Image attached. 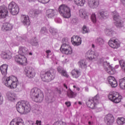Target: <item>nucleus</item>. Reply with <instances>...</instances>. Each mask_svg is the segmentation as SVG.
<instances>
[{"label":"nucleus","instance_id":"obj_50","mask_svg":"<svg viewBox=\"0 0 125 125\" xmlns=\"http://www.w3.org/2000/svg\"><path fill=\"white\" fill-rule=\"evenodd\" d=\"M104 32L106 36H110V29H109V28H106L105 29Z\"/></svg>","mask_w":125,"mask_h":125},{"label":"nucleus","instance_id":"obj_31","mask_svg":"<svg viewBox=\"0 0 125 125\" xmlns=\"http://www.w3.org/2000/svg\"><path fill=\"white\" fill-rule=\"evenodd\" d=\"M79 15L80 17H81V18H83V19H85L86 17H87V13L86 12V11L84 9H81L79 11Z\"/></svg>","mask_w":125,"mask_h":125},{"label":"nucleus","instance_id":"obj_56","mask_svg":"<svg viewBox=\"0 0 125 125\" xmlns=\"http://www.w3.org/2000/svg\"><path fill=\"white\" fill-rule=\"evenodd\" d=\"M65 105H66L67 107H70L71 106V102H66L65 103Z\"/></svg>","mask_w":125,"mask_h":125},{"label":"nucleus","instance_id":"obj_46","mask_svg":"<svg viewBox=\"0 0 125 125\" xmlns=\"http://www.w3.org/2000/svg\"><path fill=\"white\" fill-rule=\"evenodd\" d=\"M110 75H114V74L116 73V70L115 69V68L110 66Z\"/></svg>","mask_w":125,"mask_h":125},{"label":"nucleus","instance_id":"obj_40","mask_svg":"<svg viewBox=\"0 0 125 125\" xmlns=\"http://www.w3.org/2000/svg\"><path fill=\"white\" fill-rule=\"evenodd\" d=\"M96 42L99 45H103L104 44V40L101 38H97L96 40Z\"/></svg>","mask_w":125,"mask_h":125},{"label":"nucleus","instance_id":"obj_39","mask_svg":"<svg viewBox=\"0 0 125 125\" xmlns=\"http://www.w3.org/2000/svg\"><path fill=\"white\" fill-rule=\"evenodd\" d=\"M49 32L52 34V36H55V35H58V31H57V29L53 28L50 27L49 28Z\"/></svg>","mask_w":125,"mask_h":125},{"label":"nucleus","instance_id":"obj_53","mask_svg":"<svg viewBox=\"0 0 125 125\" xmlns=\"http://www.w3.org/2000/svg\"><path fill=\"white\" fill-rule=\"evenodd\" d=\"M26 125H36V124H35V123H34V122L30 121H28L26 123Z\"/></svg>","mask_w":125,"mask_h":125},{"label":"nucleus","instance_id":"obj_49","mask_svg":"<svg viewBox=\"0 0 125 125\" xmlns=\"http://www.w3.org/2000/svg\"><path fill=\"white\" fill-rule=\"evenodd\" d=\"M49 0H38V1L41 3H47L49 2Z\"/></svg>","mask_w":125,"mask_h":125},{"label":"nucleus","instance_id":"obj_64","mask_svg":"<svg viewBox=\"0 0 125 125\" xmlns=\"http://www.w3.org/2000/svg\"><path fill=\"white\" fill-rule=\"evenodd\" d=\"M85 91L88 92V87H85Z\"/></svg>","mask_w":125,"mask_h":125},{"label":"nucleus","instance_id":"obj_19","mask_svg":"<svg viewBox=\"0 0 125 125\" xmlns=\"http://www.w3.org/2000/svg\"><path fill=\"white\" fill-rule=\"evenodd\" d=\"M98 17L101 20L106 19L109 17V13L107 12H99L97 13Z\"/></svg>","mask_w":125,"mask_h":125},{"label":"nucleus","instance_id":"obj_61","mask_svg":"<svg viewBox=\"0 0 125 125\" xmlns=\"http://www.w3.org/2000/svg\"><path fill=\"white\" fill-rule=\"evenodd\" d=\"M110 35H111V36H113V35L115 34V31H110Z\"/></svg>","mask_w":125,"mask_h":125},{"label":"nucleus","instance_id":"obj_44","mask_svg":"<svg viewBox=\"0 0 125 125\" xmlns=\"http://www.w3.org/2000/svg\"><path fill=\"white\" fill-rule=\"evenodd\" d=\"M83 34H86L88 33V29H87V27L86 25H84L82 29Z\"/></svg>","mask_w":125,"mask_h":125},{"label":"nucleus","instance_id":"obj_21","mask_svg":"<svg viewBox=\"0 0 125 125\" xmlns=\"http://www.w3.org/2000/svg\"><path fill=\"white\" fill-rule=\"evenodd\" d=\"M110 47L112 48H118L120 47V43H118V42L116 41V39H111L110 40Z\"/></svg>","mask_w":125,"mask_h":125},{"label":"nucleus","instance_id":"obj_32","mask_svg":"<svg viewBox=\"0 0 125 125\" xmlns=\"http://www.w3.org/2000/svg\"><path fill=\"white\" fill-rule=\"evenodd\" d=\"M78 65L80 68H82V69H85L87 67V64L85 62V60H80L78 62Z\"/></svg>","mask_w":125,"mask_h":125},{"label":"nucleus","instance_id":"obj_5","mask_svg":"<svg viewBox=\"0 0 125 125\" xmlns=\"http://www.w3.org/2000/svg\"><path fill=\"white\" fill-rule=\"evenodd\" d=\"M41 79L43 82L46 83H49L53 80H54L55 78V74L54 73V70H50L45 73V74H41Z\"/></svg>","mask_w":125,"mask_h":125},{"label":"nucleus","instance_id":"obj_12","mask_svg":"<svg viewBox=\"0 0 125 125\" xmlns=\"http://www.w3.org/2000/svg\"><path fill=\"white\" fill-rule=\"evenodd\" d=\"M15 61L18 64H19V65L23 66L27 62V58H26L25 56L19 54L15 57Z\"/></svg>","mask_w":125,"mask_h":125},{"label":"nucleus","instance_id":"obj_47","mask_svg":"<svg viewBox=\"0 0 125 125\" xmlns=\"http://www.w3.org/2000/svg\"><path fill=\"white\" fill-rule=\"evenodd\" d=\"M53 125H67L65 122L58 121L55 123Z\"/></svg>","mask_w":125,"mask_h":125},{"label":"nucleus","instance_id":"obj_4","mask_svg":"<svg viewBox=\"0 0 125 125\" xmlns=\"http://www.w3.org/2000/svg\"><path fill=\"white\" fill-rule=\"evenodd\" d=\"M59 12L64 18L71 17V9L66 5H60L59 8Z\"/></svg>","mask_w":125,"mask_h":125},{"label":"nucleus","instance_id":"obj_35","mask_svg":"<svg viewBox=\"0 0 125 125\" xmlns=\"http://www.w3.org/2000/svg\"><path fill=\"white\" fill-rule=\"evenodd\" d=\"M119 85L121 89H125V77L119 80Z\"/></svg>","mask_w":125,"mask_h":125},{"label":"nucleus","instance_id":"obj_1","mask_svg":"<svg viewBox=\"0 0 125 125\" xmlns=\"http://www.w3.org/2000/svg\"><path fill=\"white\" fill-rule=\"evenodd\" d=\"M30 96L33 101L36 103H42L43 101V93L38 88L35 87L31 89Z\"/></svg>","mask_w":125,"mask_h":125},{"label":"nucleus","instance_id":"obj_41","mask_svg":"<svg viewBox=\"0 0 125 125\" xmlns=\"http://www.w3.org/2000/svg\"><path fill=\"white\" fill-rule=\"evenodd\" d=\"M30 43L33 46H37V45H39V43L38 42V41H37L36 38L32 39L30 41Z\"/></svg>","mask_w":125,"mask_h":125},{"label":"nucleus","instance_id":"obj_48","mask_svg":"<svg viewBox=\"0 0 125 125\" xmlns=\"http://www.w3.org/2000/svg\"><path fill=\"white\" fill-rule=\"evenodd\" d=\"M110 125H113L114 123H115V118H114V116H113V115L110 114Z\"/></svg>","mask_w":125,"mask_h":125},{"label":"nucleus","instance_id":"obj_14","mask_svg":"<svg viewBox=\"0 0 125 125\" xmlns=\"http://www.w3.org/2000/svg\"><path fill=\"white\" fill-rule=\"evenodd\" d=\"M100 0H88V4L90 8H97L99 6Z\"/></svg>","mask_w":125,"mask_h":125},{"label":"nucleus","instance_id":"obj_13","mask_svg":"<svg viewBox=\"0 0 125 125\" xmlns=\"http://www.w3.org/2000/svg\"><path fill=\"white\" fill-rule=\"evenodd\" d=\"M8 14L7 7L4 5L0 6V19H4Z\"/></svg>","mask_w":125,"mask_h":125},{"label":"nucleus","instance_id":"obj_11","mask_svg":"<svg viewBox=\"0 0 125 125\" xmlns=\"http://www.w3.org/2000/svg\"><path fill=\"white\" fill-rule=\"evenodd\" d=\"M110 100L113 102V103H120L122 101V96L119 95V94H116V93H110Z\"/></svg>","mask_w":125,"mask_h":125},{"label":"nucleus","instance_id":"obj_2","mask_svg":"<svg viewBox=\"0 0 125 125\" xmlns=\"http://www.w3.org/2000/svg\"><path fill=\"white\" fill-rule=\"evenodd\" d=\"M16 108L17 111L20 114H26V113H30L31 111V105L27 101H21L17 104Z\"/></svg>","mask_w":125,"mask_h":125},{"label":"nucleus","instance_id":"obj_15","mask_svg":"<svg viewBox=\"0 0 125 125\" xmlns=\"http://www.w3.org/2000/svg\"><path fill=\"white\" fill-rule=\"evenodd\" d=\"M71 42L73 45L78 46L82 44V38L79 37L78 36H75L74 37L71 38Z\"/></svg>","mask_w":125,"mask_h":125},{"label":"nucleus","instance_id":"obj_37","mask_svg":"<svg viewBox=\"0 0 125 125\" xmlns=\"http://www.w3.org/2000/svg\"><path fill=\"white\" fill-rule=\"evenodd\" d=\"M117 123L118 125H125V118H123V117L118 118L117 120Z\"/></svg>","mask_w":125,"mask_h":125},{"label":"nucleus","instance_id":"obj_7","mask_svg":"<svg viewBox=\"0 0 125 125\" xmlns=\"http://www.w3.org/2000/svg\"><path fill=\"white\" fill-rule=\"evenodd\" d=\"M111 14L113 15V20L115 21V25L118 28H122L124 27V21L121 20V17L117 11L112 12Z\"/></svg>","mask_w":125,"mask_h":125},{"label":"nucleus","instance_id":"obj_51","mask_svg":"<svg viewBox=\"0 0 125 125\" xmlns=\"http://www.w3.org/2000/svg\"><path fill=\"white\" fill-rule=\"evenodd\" d=\"M3 102V97H2V95H1V93L0 92V105H1Z\"/></svg>","mask_w":125,"mask_h":125},{"label":"nucleus","instance_id":"obj_59","mask_svg":"<svg viewBox=\"0 0 125 125\" xmlns=\"http://www.w3.org/2000/svg\"><path fill=\"white\" fill-rule=\"evenodd\" d=\"M46 53L47 54H49V53H51V51L50 50H47L46 51Z\"/></svg>","mask_w":125,"mask_h":125},{"label":"nucleus","instance_id":"obj_54","mask_svg":"<svg viewBox=\"0 0 125 125\" xmlns=\"http://www.w3.org/2000/svg\"><path fill=\"white\" fill-rule=\"evenodd\" d=\"M45 100H46V102L48 104H49V103H52V99H48L46 98Z\"/></svg>","mask_w":125,"mask_h":125},{"label":"nucleus","instance_id":"obj_28","mask_svg":"<svg viewBox=\"0 0 125 125\" xmlns=\"http://www.w3.org/2000/svg\"><path fill=\"white\" fill-rule=\"evenodd\" d=\"M10 125H24V122L22 119L19 118L17 119V121L12 120L10 122Z\"/></svg>","mask_w":125,"mask_h":125},{"label":"nucleus","instance_id":"obj_22","mask_svg":"<svg viewBox=\"0 0 125 125\" xmlns=\"http://www.w3.org/2000/svg\"><path fill=\"white\" fill-rule=\"evenodd\" d=\"M6 96L10 101H14L15 99H17L16 94L11 92H8L6 94Z\"/></svg>","mask_w":125,"mask_h":125},{"label":"nucleus","instance_id":"obj_6","mask_svg":"<svg viewBox=\"0 0 125 125\" xmlns=\"http://www.w3.org/2000/svg\"><path fill=\"white\" fill-rule=\"evenodd\" d=\"M99 103V95L97 94L92 99H89L86 102V105L91 109H96V105Z\"/></svg>","mask_w":125,"mask_h":125},{"label":"nucleus","instance_id":"obj_62","mask_svg":"<svg viewBox=\"0 0 125 125\" xmlns=\"http://www.w3.org/2000/svg\"><path fill=\"white\" fill-rule=\"evenodd\" d=\"M121 1L122 3L125 6V0H121Z\"/></svg>","mask_w":125,"mask_h":125},{"label":"nucleus","instance_id":"obj_55","mask_svg":"<svg viewBox=\"0 0 125 125\" xmlns=\"http://www.w3.org/2000/svg\"><path fill=\"white\" fill-rule=\"evenodd\" d=\"M35 125H42V121H41L37 120Z\"/></svg>","mask_w":125,"mask_h":125},{"label":"nucleus","instance_id":"obj_36","mask_svg":"<svg viewBox=\"0 0 125 125\" xmlns=\"http://www.w3.org/2000/svg\"><path fill=\"white\" fill-rule=\"evenodd\" d=\"M76 4L79 5L80 6H83L85 2V0H74Z\"/></svg>","mask_w":125,"mask_h":125},{"label":"nucleus","instance_id":"obj_34","mask_svg":"<svg viewBox=\"0 0 125 125\" xmlns=\"http://www.w3.org/2000/svg\"><path fill=\"white\" fill-rule=\"evenodd\" d=\"M72 77L73 78H75L76 79H78L80 77V71L77 69H73L71 73Z\"/></svg>","mask_w":125,"mask_h":125},{"label":"nucleus","instance_id":"obj_30","mask_svg":"<svg viewBox=\"0 0 125 125\" xmlns=\"http://www.w3.org/2000/svg\"><path fill=\"white\" fill-rule=\"evenodd\" d=\"M1 57L3 59H7L9 60V59H11L12 56H11V53H6L5 52H2L1 54Z\"/></svg>","mask_w":125,"mask_h":125},{"label":"nucleus","instance_id":"obj_52","mask_svg":"<svg viewBox=\"0 0 125 125\" xmlns=\"http://www.w3.org/2000/svg\"><path fill=\"white\" fill-rule=\"evenodd\" d=\"M78 22V19L77 18H74L71 21V23L73 24H76V23H77Z\"/></svg>","mask_w":125,"mask_h":125},{"label":"nucleus","instance_id":"obj_63","mask_svg":"<svg viewBox=\"0 0 125 125\" xmlns=\"http://www.w3.org/2000/svg\"><path fill=\"white\" fill-rule=\"evenodd\" d=\"M63 86L64 87H65L66 89H68V86H67V85H66L65 83H63Z\"/></svg>","mask_w":125,"mask_h":125},{"label":"nucleus","instance_id":"obj_26","mask_svg":"<svg viewBox=\"0 0 125 125\" xmlns=\"http://www.w3.org/2000/svg\"><path fill=\"white\" fill-rule=\"evenodd\" d=\"M21 22H22L24 26H30L31 22L28 16H24L22 18Z\"/></svg>","mask_w":125,"mask_h":125},{"label":"nucleus","instance_id":"obj_58","mask_svg":"<svg viewBox=\"0 0 125 125\" xmlns=\"http://www.w3.org/2000/svg\"><path fill=\"white\" fill-rule=\"evenodd\" d=\"M83 119H84V120L88 119V118H87V116L84 114L83 115Z\"/></svg>","mask_w":125,"mask_h":125},{"label":"nucleus","instance_id":"obj_38","mask_svg":"<svg viewBox=\"0 0 125 125\" xmlns=\"http://www.w3.org/2000/svg\"><path fill=\"white\" fill-rule=\"evenodd\" d=\"M17 40L18 41H20V42H28V38H27V36L26 35L18 37Z\"/></svg>","mask_w":125,"mask_h":125},{"label":"nucleus","instance_id":"obj_27","mask_svg":"<svg viewBox=\"0 0 125 125\" xmlns=\"http://www.w3.org/2000/svg\"><path fill=\"white\" fill-rule=\"evenodd\" d=\"M110 84L112 87H117L118 83L115 77L110 76Z\"/></svg>","mask_w":125,"mask_h":125},{"label":"nucleus","instance_id":"obj_25","mask_svg":"<svg viewBox=\"0 0 125 125\" xmlns=\"http://www.w3.org/2000/svg\"><path fill=\"white\" fill-rule=\"evenodd\" d=\"M19 53L20 55L25 56L28 53V49L25 47H20L19 49Z\"/></svg>","mask_w":125,"mask_h":125},{"label":"nucleus","instance_id":"obj_9","mask_svg":"<svg viewBox=\"0 0 125 125\" xmlns=\"http://www.w3.org/2000/svg\"><path fill=\"white\" fill-rule=\"evenodd\" d=\"M24 73L29 79H33L36 76V71L32 67L26 66L24 69Z\"/></svg>","mask_w":125,"mask_h":125},{"label":"nucleus","instance_id":"obj_33","mask_svg":"<svg viewBox=\"0 0 125 125\" xmlns=\"http://www.w3.org/2000/svg\"><path fill=\"white\" fill-rule=\"evenodd\" d=\"M67 96L69 98H75L77 96V93L76 92H73L71 89H69L67 93Z\"/></svg>","mask_w":125,"mask_h":125},{"label":"nucleus","instance_id":"obj_3","mask_svg":"<svg viewBox=\"0 0 125 125\" xmlns=\"http://www.w3.org/2000/svg\"><path fill=\"white\" fill-rule=\"evenodd\" d=\"M2 83L6 86L11 89H14L17 87L18 85V79L17 77L14 76H9L7 78H3L2 79Z\"/></svg>","mask_w":125,"mask_h":125},{"label":"nucleus","instance_id":"obj_42","mask_svg":"<svg viewBox=\"0 0 125 125\" xmlns=\"http://www.w3.org/2000/svg\"><path fill=\"white\" fill-rule=\"evenodd\" d=\"M104 122L106 125H110V114H107L104 117Z\"/></svg>","mask_w":125,"mask_h":125},{"label":"nucleus","instance_id":"obj_24","mask_svg":"<svg viewBox=\"0 0 125 125\" xmlns=\"http://www.w3.org/2000/svg\"><path fill=\"white\" fill-rule=\"evenodd\" d=\"M8 65L7 64H3L0 67V72L4 77H5L7 74V69Z\"/></svg>","mask_w":125,"mask_h":125},{"label":"nucleus","instance_id":"obj_23","mask_svg":"<svg viewBox=\"0 0 125 125\" xmlns=\"http://www.w3.org/2000/svg\"><path fill=\"white\" fill-rule=\"evenodd\" d=\"M86 55L89 60H93L97 58V54L92 51H88L86 53Z\"/></svg>","mask_w":125,"mask_h":125},{"label":"nucleus","instance_id":"obj_18","mask_svg":"<svg viewBox=\"0 0 125 125\" xmlns=\"http://www.w3.org/2000/svg\"><path fill=\"white\" fill-rule=\"evenodd\" d=\"M100 62L104 63V70L107 72V73H110V62H108L107 61L104 62V58H102L100 59ZM109 68V69H108Z\"/></svg>","mask_w":125,"mask_h":125},{"label":"nucleus","instance_id":"obj_10","mask_svg":"<svg viewBox=\"0 0 125 125\" xmlns=\"http://www.w3.org/2000/svg\"><path fill=\"white\" fill-rule=\"evenodd\" d=\"M60 51L62 53H65V54H72L73 49L72 47L69 44L67 43L62 44L60 49Z\"/></svg>","mask_w":125,"mask_h":125},{"label":"nucleus","instance_id":"obj_20","mask_svg":"<svg viewBox=\"0 0 125 125\" xmlns=\"http://www.w3.org/2000/svg\"><path fill=\"white\" fill-rule=\"evenodd\" d=\"M57 71L59 74H61L63 77H65L66 78H69V75L67 73V71L62 67L59 66L57 68Z\"/></svg>","mask_w":125,"mask_h":125},{"label":"nucleus","instance_id":"obj_16","mask_svg":"<svg viewBox=\"0 0 125 125\" xmlns=\"http://www.w3.org/2000/svg\"><path fill=\"white\" fill-rule=\"evenodd\" d=\"M13 28V26L11 24L8 22L4 23L1 27L2 31L3 32H8L11 31Z\"/></svg>","mask_w":125,"mask_h":125},{"label":"nucleus","instance_id":"obj_17","mask_svg":"<svg viewBox=\"0 0 125 125\" xmlns=\"http://www.w3.org/2000/svg\"><path fill=\"white\" fill-rule=\"evenodd\" d=\"M46 15L48 18H53L57 15V11L55 9H49L46 11Z\"/></svg>","mask_w":125,"mask_h":125},{"label":"nucleus","instance_id":"obj_29","mask_svg":"<svg viewBox=\"0 0 125 125\" xmlns=\"http://www.w3.org/2000/svg\"><path fill=\"white\" fill-rule=\"evenodd\" d=\"M41 13V11L38 9L33 10L29 12V16L30 17H32V18H35V17L38 16L39 14Z\"/></svg>","mask_w":125,"mask_h":125},{"label":"nucleus","instance_id":"obj_57","mask_svg":"<svg viewBox=\"0 0 125 125\" xmlns=\"http://www.w3.org/2000/svg\"><path fill=\"white\" fill-rule=\"evenodd\" d=\"M62 44H64V43H67V39L65 38H63L62 40Z\"/></svg>","mask_w":125,"mask_h":125},{"label":"nucleus","instance_id":"obj_43","mask_svg":"<svg viewBox=\"0 0 125 125\" xmlns=\"http://www.w3.org/2000/svg\"><path fill=\"white\" fill-rule=\"evenodd\" d=\"M40 33L42 34H46L47 33V29L45 27H42L41 28Z\"/></svg>","mask_w":125,"mask_h":125},{"label":"nucleus","instance_id":"obj_8","mask_svg":"<svg viewBox=\"0 0 125 125\" xmlns=\"http://www.w3.org/2000/svg\"><path fill=\"white\" fill-rule=\"evenodd\" d=\"M8 8L12 15H17V14L19 13V6L14 1H12L9 4Z\"/></svg>","mask_w":125,"mask_h":125},{"label":"nucleus","instance_id":"obj_60","mask_svg":"<svg viewBox=\"0 0 125 125\" xmlns=\"http://www.w3.org/2000/svg\"><path fill=\"white\" fill-rule=\"evenodd\" d=\"M57 92L58 93H59V94H61V90L58 89H57Z\"/></svg>","mask_w":125,"mask_h":125},{"label":"nucleus","instance_id":"obj_45","mask_svg":"<svg viewBox=\"0 0 125 125\" xmlns=\"http://www.w3.org/2000/svg\"><path fill=\"white\" fill-rule=\"evenodd\" d=\"M91 20L93 23H96V15L95 14H92L91 16Z\"/></svg>","mask_w":125,"mask_h":125}]
</instances>
